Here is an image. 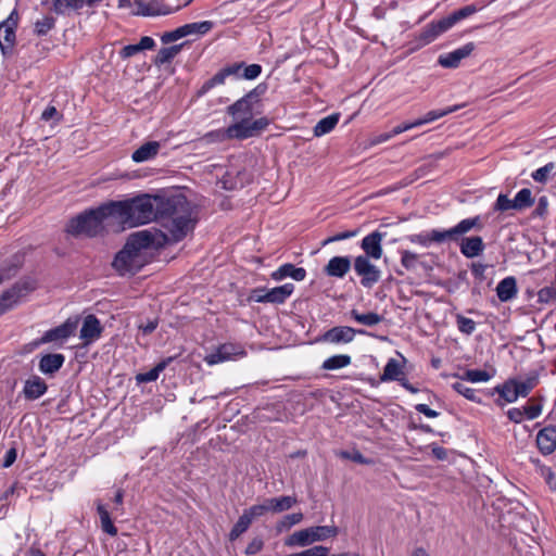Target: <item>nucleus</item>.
Returning a JSON list of instances; mask_svg holds the SVG:
<instances>
[{
  "instance_id": "obj_1",
  "label": "nucleus",
  "mask_w": 556,
  "mask_h": 556,
  "mask_svg": "<svg viewBox=\"0 0 556 556\" xmlns=\"http://www.w3.org/2000/svg\"><path fill=\"white\" fill-rule=\"evenodd\" d=\"M114 219L124 227H136L153 219L162 220L168 242H178L193 228L192 208L184 195L170 198L141 194L124 201H111Z\"/></svg>"
},
{
  "instance_id": "obj_2",
  "label": "nucleus",
  "mask_w": 556,
  "mask_h": 556,
  "mask_svg": "<svg viewBox=\"0 0 556 556\" xmlns=\"http://www.w3.org/2000/svg\"><path fill=\"white\" fill-rule=\"evenodd\" d=\"M168 242L166 233L151 230L137 231L128 238L124 248L116 254L112 266L122 276L135 275L144 265L142 250L160 247Z\"/></svg>"
},
{
  "instance_id": "obj_3",
  "label": "nucleus",
  "mask_w": 556,
  "mask_h": 556,
  "mask_svg": "<svg viewBox=\"0 0 556 556\" xmlns=\"http://www.w3.org/2000/svg\"><path fill=\"white\" fill-rule=\"evenodd\" d=\"M108 218H114L110 202L72 218L66 226V231L75 237H96L103 231L104 222Z\"/></svg>"
},
{
  "instance_id": "obj_4",
  "label": "nucleus",
  "mask_w": 556,
  "mask_h": 556,
  "mask_svg": "<svg viewBox=\"0 0 556 556\" xmlns=\"http://www.w3.org/2000/svg\"><path fill=\"white\" fill-rule=\"evenodd\" d=\"M339 530L334 526H315L293 532L285 540L288 547H305L315 542H321L337 536Z\"/></svg>"
},
{
  "instance_id": "obj_5",
  "label": "nucleus",
  "mask_w": 556,
  "mask_h": 556,
  "mask_svg": "<svg viewBox=\"0 0 556 556\" xmlns=\"http://www.w3.org/2000/svg\"><path fill=\"white\" fill-rule=\"evenodd\" d=\"M36 289L33 279L21 280L0 296V316L11 309L22 298Z\"/></svg>"
},
{
  "instance_id": "obj_6",
  "label": "nucleus",
  "mask_w": 556,
  "mask_h": 556,
  "mask_svg": "<svg viewBox=\"0 0 556 556\" xmlns=\"http://www.w3.org/2000/svg\"><path fill=\"white\" fill-rule=\"evenodd\" d=\"M399 355L401 356L402 362L395 358H390L383 368V372L380 376V381H397L408 392L417 393L419 390L409 383L404 372V363L406 362V358L400 353Z\"/></svg>"
},
{
  "instance_id": "obj_7",
  "label": "nucleus",
  "mask_w": 556,
  "mask_h": 556,
  "mask_svg": "<svg viewBox=\"0 0 556 556\" xmlns=\"http://www.w3.org/2000/svg\"><path fill=\"white\" fill-rule=\"evenodd\" d=\"M355 273L361 277L362 286L370 288L380 280L379 268L367 256H356L353 264Z\"/></svg>"
},
{
  "instance_id": "obj_8",
  "label": "nucleus",
  "mask_w": 556,
  "mask_h": 556,
  "mask_svg": "<svg viewBox=\"0 0 556 556\" xmlns=\"http://www.w3.org/2000/svg\"><path fill=\"white\" fill-rule=\"evenodd\" d=\"M482 228L483 225L480 216H475L463 219L454 227L443 230L444 235H440V237L445 238V241H458L464 235L468 233L472 229L481 230Z\"/></svg>"
},
{
  "instance_id": "obj_9",
  "label": "nucleus",
  "mask_w": 556,
  "mask_h": 556,
  "mask_svg": "<svg viewBox=\"0 0 556 556\" xmlns=\"http://www.w3.org/2000/svg\"><path fill=\"white\" fill-rule=\"evenodd\" d=\"M76 327L77 320L67 319L62 325L48 330L40 340L33 342L31 348H37L41 343L66 340L74 333Z\"/></svg>"
},
{
  "instance_id": "obj_10",
  "label": "nucleus",
  "mask_w": 556,
  "mask_h": 556,
  "mask_svg": "<svg viewBox=\"0 0 556 556\" xmlns=\"http://www.w3.org/2000/svg\"><path fill=\"white\" fill-rule=\"evenodd\" d=\"M475 49V43L468 42L452 52L439 55L438 64L444 68H456L464 59L468 58L472 53Z\"/></svg>"
},
{
  "instance_id": "obj_11",
  "label": "nucleus",
  "mask_w": 556,
  "mask_h": 556,
  "mask_svg": "<svg viewBox=\"0 0 556 556\" xmlns=\"http://www.w3.org/2000/svg\"><path fill=\"white\" fill-rule=\"evenodd\" d=\"M451 28L445 17L431 22L417 36V41L419 47L427 46L433 42L439 36L444 34Z\"/></svg>"
},
{
  "instance_id": "obj_12",
  "label": "nucleus",
  "mask_w": 556,
  "mask_h": 556,
  "mask_svg": "<svg viewBox=\"0 0 556 556\" xmlns=\"http://www.w3.org/2000/svg\"><path fill=\"white\" fill-rule=\"evenodd\" d=\"M17 26V14L13 11L9 17L0 24V48L3 53L10 50L15 42V28Z\"/></svg>"
},
{
  "instance_id": "obj_13",
  "label": "nucleus",
  "mask_w": 556,
  "mask_h": 556,
  "mask_svg": "<svg viewBox=\"0 0 556 556\" xmlns=\"http://www.w3.org/2000/svg\"><path fill=\"white\" fill-rule=\"evenodd\" d=\"M384 235L380 231H372L363 238L361 242V248L364 251L363 256H367V258L379 260L383 254L382 249V240Z\"/></svg>"
},
{
  "instance_id": "obj_14",
  "label": "nucleus",
  "mask_w": 556,
  "mask_h": 556,
  "mask_svg": "<svg viewBox=\"0 0 556 556\" xmlns=\"http://www.w3.org/2000/svg\"><path fill=\"white\" fill-rule=\"evenodd\" d=\"M243 354L242 348L233 343H225L219 345L216 351L207 354L204 357L205 363L208 365H216L230 359L233 355Z\"/></svg>"
},
{
  "instance_id": "obj_15",
  "label": "nucleus",
  "mask_w": 556,
  "mask_h": 556,
  "mask_svg": "<svg viewBox=\"0 0 556 556\" xmlns=\"http://www.w3.org/2000/svg\"><path fill=\"white\" fill-rule=\"evenodd\" d=\"M101 0H50L52 11L59 15H65L71 11H79L83 8H91Z\"/></svg>"
},
{
  "instance_id": "obj_16",
  "label": "nucleus",
  "mask_w": 556,
  "mask_h": 556,
  "mask_svg": "<svg viewBox=\"0 0 556 556\" xmlns=\"http://www.w3.org/2000/svg\"><path fill=\"white\" fill-rule=\"evenodd\" d=\"M536 445L544 454H552L556 450V427L549 426L540 430L536 435Z\"/></svg>"
},
{
  "instance_id": "obj_17",
  "label": "nucleus",
  "mask_w": 556,
  "mask_h": 556,
  "mask_svg": "<svg viewBox=\"0 0 556 556\" xmlns=\"http://www.w3.org/2000/svg\"><path fill=\"white\" fill-rule=\"evenodd\" d=\"M102 326L99 319L94 315H88L85 317L83 327L80 329V338L86 344L93 342L100 338L102 333Z\"/></svg>"
},
{
  "instance_id": "obj_18",
  "label": "nucleus",
  "mask_w": 556,
  "mask_h": 556,
  "mask_svg": "<svg viewBox=\"0 0 556 556\" xmlns=\"http://www.w3.org/2000/svg\"><path fill=\"white\" fill-rule=\"evenodd\" d=\"M356 331L348 326H338L329 329L323 336V341L330 343H350L354 340Z\"/></svg>"
},
{
  "instance_id": "obj_19",
  "label": "nucleus",
  "mask_w": 556,
  "mask_h": 556,
  "mask_svg": "<svg viewBox=\"0 0 556 556\" xmlns=\"http://www.w3.org/2000/svg\"><path fill=\"white\" fill-rule=\"evenodd\" d=\"M351 269V260L348 256H333L325 266L324 271L329 277L343 278Z\"/></svg>"
},
{
  "instance_id": "obj_20",
  "label": "nucleus",
  "mask_w": 556,
  "mask_h": 556,
  "mask_svg": "<svg viewBox=\"0 0 556 556\" xmlns=\"http://www.w3.org/2000/svg\"><path fill=\"white\" fill-rule=\"evenodd\" d=\"M255 98L254 91L249 92L228 108V113L235 118L249 119L252 115V100Z\"/></svg>"
},
{
  "instance_id": "obj_21",
  "label": "nucleus",
  "mask_w": 556,
  "mask_h": 556,
  "mask_svg": "<svg viewBox=\"0 0 556 556\" xmlns=\"http://www.w3.org/2000/svg\"><path fill=\"white\" fill-rule=\"evenodd\" d=\"M47 383L38 376H33L25 381L23 394L25 399L34 401L47 392Z\"/></svg>"
},
{
  "instance_id": "obj_22",
  "label": "nucleus",
  "mask_w": 556,
  "mask_h": 556,
  "mask_svg": "<svg viewBox=\"0 0 556 556\" xmlns=\"http://www.w3.org/2000/svg\"><path fill=\"white\" fill-rule=\"evenodd\" d=\"M460 252L468 258H473L480 255L484 250V243L481 237H465L460 241Z\"/></svg>"
},
{
  "instance_id": "obj_23",
  "label": "nucleus",
  "mask_w": 556,
  "mask_h": 556,
  "mask_svg": "<svg viewBox=\"0 0 556 556\" xmlns=\"http://www.w3.org/2000/svg\"><path fill=\"white\" fill-rule=\"evenodd\" d=\"M287 277H291L296 281H302L306 277V270L303 267H295L293 264L287 263L271 274V278L277 281Z\"/></svg>"
},
{
  "instance_id": "obj_24",
  "label": "nucleus",
  "mask_w": 556,
  "mask_h": 556,
  "mask_svg": "<svg viewBox=\"0 0 556 556\" xmlns=\"http://www.w3.org/2000/svg\"><path fill=\"white\" fill-rule=\"evenodd\" d=\"M440 235H444L443 230L433 229L429 232L415 233L408 236V240L412 243L419 244L424 248L430 247L432 243L441 244L445 241V238H441Z\"/></svg>"
},
{
  "instance_id": "obj_25",
  "label": "nucleus",
  "mask_w": 556,
  "mask_h": 556,
  "mask_svg": "<svg viewBox=\"0 0 556 556\" xmlns=\"http://www.w3.org/2000/svg\"><path fill=\"white\" fill-rule=\"evenodd\" d=\"M64 361L63 354H46L40 358L39 370L45 375H53L63 366Z\"/></svg>"
},
{
  "instance_id": "obj_26",
  "label": "nucleus",
  "mask_w": 556,
  "mask_h": 556,
  "mask_svg": "<svg viewBox=\"0 0 556 556\" xmlns=\"http://www.w3.org/2000/svg\"><path fill=\"white\" fill-rule=\"evenodd\" d=\"M160 149L159 141H148L132 152L131 160L136 163L149 161L157 155Z\"/></svg>"
},
{
  "instance_id": "obj_27",
  "label": "nucleus",
  "mask_w": 556,
  "mask_h": 556,
  "mask_svg": "<svg viewBox=\"0 0 556 556\" xmlns=\"http://www.w3.org/2000/svg\"><path fill=\"white\" fill-rule=\"evenodd\" d=\"M518 292L516 278L513 276L501 280L496 287V294L500 301L508 302L513 300Z\"/></svg>"
},
{
  "instance_id": "obj_28",
  "label": "nucleus",
  "mask_w": 556,
  "mask_h": 556,
  "mask_svg": "<svg viewBox=\"0 0 556 556\" xmlns=\"http://www.w3.org/2000/svg\"><path fill=\"white\" fill-rule=\"evenodd\" d=\"M294 286L292 283H285L282 286L268 289V293L266 295L267 303L282 304L292 294Z\"/></svg>"
},
{
  "instance_id": "obj_29",
  "label": "nucleus",
  "mask_w": 556,
  "mask_h": 556,
  "mask_svg": "<svg viewBox=\"0 0 556 556\" xmlns=\"http://www.w3.org/2000/svg\"><path fill=\"white\" fill-rule=\"evenodd\" d=\"M226 135L228 138H236V139H247L250 137H254V132L251 129L250 121L245 119V118L229 126L226 129Z\"/></svg>"
},
{
  "instance_id": "obj_30",
  "label": "nucleus",
  "mask_w": 556,
  "mask_h": 556,
  "mask_svg": "<svg viewBox=\"0 0 556 556\" xmlns=\"http://www.w3.org/2000/svg\"><path fill=\"white\" fill-rule=\"evenodd\" d=\"M339 118V113H333L321 118L314 127V136L321 137L326 134H329L337 126Z\"/></svg>"
},
{
  "instance_id": "obj_31",
  "label": "nucleus",
  "mask_w": 556,
  "mask_h": 556,
  "mask_svg": "<svg viewBox=\"0 0 556 556\" xmlns=\"http://www.w3.org/2000/svg\"><path fill=\"white\" fill-rule=\"evenodd\" d=\"M266 501L268 504L269 511L273 513H282L285 510H288L296 503V498L289 495L266 498Z\"/></svg>"
},
{
  "instance_id": "obj_32",
  "label": "nucleus",
  "mask_w": 556,
  "mask_h": 556,
  "mask_svg": "<svg viewBox=\"0 0 556 556\" xmlns=\"http://www.w3.org/2000/svg\"><path fill=\"white\" fill-rule=\"evenodd\" d=\"M97 511L100 517L101 529L103 532L110 534L111 536L117 535V528L114 526L108 508L101 502L97 503Z\"/></svg>"
},
{
  "instance_id": "obj_33",
  "label": "nucleus",
  "mask_w": 556,
  "mask_h": 556,
  "mask_svg": "<svg viewBox=\"0 0 556 556\" xmlns=\"http://www.w3.org/2000/svg\"><path fill=\"white\" fill-rule=\"evenodd\" d=\"M21 266H22V258L17 255L13 256L11 260L5 262L0 267V283L3 280L14 277L17 274Z\"/></svg>"
},
{
  "instance_id": "obj_34",
  "label": "nucleus",
  "mask_w": 556,
  "mask_h": 556,
  "mask_svg": "<svg viewBox=\"0 0 556 556\" xmlns=\"http://www.w3.org/2000/svg\"><path fill=\"white\" fill-rule=\"evenodd\" d=\"M479 9L480 8L477 7L476 4H468V5L460 8L459 10L453 12L448 16H445V20L447 21L448 25L452 28L459 21L467 18V17L471 16L472 14H475L476 12H478Z\"/></svg>"
},
{
  "instance_id": "obj_35",
  "label": "nucleus",
  "mask_w": 556,
  "mask_h": 556,
  "mask_svg": "<svg viewBox=\"0 0 556 556\" xmlns=\"http://www.w3.org/2000/svg\"><path fill=\"white\" fill-rule=\"evenodd\" d=\"M460 108H462V105H453V106H448L444 110L429 111L424 117L417 119V124H418V126H421V125L434 122L441 117H444L451 113L456 112Z\"/></svg>"
},
{
  "instance_id": "obj_36",
  "label": "nucleus",
  "mask_w": 556,
  "mask_h": 556,
  "mask_svg": "<svg viewBox=\"0 0 556 556\" xmlns=\"http://www.w3.org/2000/svg\"><path fill=\"white\" fill-rule=\"evenodd\" d=\"M351 361V356L345 354L333 355L324 361L321 368L325 370L340 369L349 366Z\"/></svg>"
},
{
  "instance_id": "obj_37",
  "label": "nucleus",
  "mask_w": 556,
  "mask_h": 556,
  "mask_svg": "<svg viewBox=\"0 0 556 556\" xmlns=\"http://www.w3.org/2000/svg\"><path fill=\"white\" fill-rule=\"evenodd\" d=\"M351 316L354 320H356L358 324L365 325V326H376L379 323H381L382 317L374 312H369L366 314L358 313L356 309L351 311Z\"/></svg>"
},
{
  "instance_id": "obj_38",
  "label": "nucleus",
  "mask_w": 556,
  "mask_h": 556,
  "mask_svg": "<svg viewBox=\"0 0 556 556\" xmlns=\"http://www.w3.org/2000/svg\"><path fill=\"white\" fill-rule=\"evenodd\" d=\"M534 200L532 198V192L528 188L521 189L514 199V205L516 211H522L532 206Z\"/></svg>"
},
{
  "instance_id": "obj_39",
  "label": "nucleus",
  "mask_w": 556,
  "mask_h": 556,
  "mask_svg": "<svg viewBox=\"0 0 556 556\" xmlns=\"http://www.w3.org/2000/svg\"><path fill=\"white\" fill-rule=\"evenodd\" d=\"M182 45H175L159 50L155 56V64L161 65L170 62L181 50Z\"/></svg>"
},
{
  "instance_id": "obj_40",
  "label": "nucleus",
  "mask_w": 556,
  "mask_h": 556,
  "mask_svg": "<svg viewBox=\"0 0 556 556\" xmlns=\"http://www.w3.org/2000/svg\"><path fill=\"white\" fill-rule=\"evenodd\" d=\"M496 391L508 403H513L519 397L516 383L514 382V380H509L505 382L502 387H497Z\"/></svg>"
},
{
  "instance_id": "obj_41",
  "label": "nucleus",
  "mask_w": 556,
  "mask_h": 556,
  "mask_svg": "<svg viewBox=\"0 0 556 556\" xmlns=\"http://www.w3.org/2000/svg\"><path fill=\"white\" fill-rule=\"evenodd\" d=\"M252 521L247 517L244 514H242L236 525L232 527L230 533H229V540L236 541L241 534H243L250 527Z\"/></svg>"
},
{
  "instance_id": "obj_42",
  "label": "nucleus",
  "mask_w": 556,
  "mask_h": 556,
  "mask_svg": "<svg viewBox=\"0 0 556 556\" xmlns=\"http://www.w3.org/2000/svg\"><path fill=\"white\" fill-rule=\"evenodd\" d=\"M538 377L534 375L523 380H514L519 396L523 397L527 396L532 391V389L538 384Z\"/></svg>"
},
{
  "instance_id": "obj_43",
  "label": "nucleus",
  "mask_w": 556,
  "mask_h": 556,
  "mask_svg": "<svg viewBox=\"0 0 556 556\" xmlns=\"http://www.w3.org/2000/svg\"><path fill=\"white\" fill-rule=\"evenodd\" d=\"M213 27V23L210 21H203V22H197V23H190L184 25V30L186 36L191 34H200L204 35L207 31H210Z\"/></svg>"
},
{
  "instance_id": "obj_44",
  "label": "nucleus",
  "mask_w": 556,
  "mask_h": 556,
  "mask_svg": "<svg viewBox=\"0 0 556 556\" xmlns=\"http://www.w3.org/2000/svg\"><path fill=\"white\" fill-rule=\"evenodd\" d=\"M166 364H167L166 362H161L155 367L150 369L149 371L138 374L136 377L137 381L138 382L155 381L159 378L160 374L165 369Z\"/></svg>"
},
{
  "instance_id": "obj_45",
  "label": "nucleus",
  "mask_w": 556,
  "mask_h": 556,
  "mask_svg": "<svg viewBox=\"0 0 556 556\" xmlns=\"http://www.w3.org/2000/svg\"><path fill=\"white\" fill-rule=\"evenodd\" d=\"M401 254V264L407 270L415 269L420 261V256L417 253H414L408 250L400 251Z\"/></svg>"
},
{
  "instance_id": "obj_46",
  "label": "nucleus",
  "mask_w": 556,
  "mask_h": 556,
  "mask_svg": "<svg viewBox=\"0 0 556 556\" xmlns=\"http://www.w3.org/2000/svg\"><path fill=\"white\" fill-rule=\"evenodd\" d=\"M228 77V75L226 74L225 70H220L219 72H217L212 78H210L208 80H206L201 89L199 90V94H204L205 92H207L210 89H212L213 87L217 86V85H223L225 83V79Z\"/></svg>"
},
{
  "instance_id": "obj_47",
  "label": "nucleus",
  "mask_w": 556,
  "mask_h": 556,
  "mask_svg": "<svg viewBox=\"0 0 556 556\" xmlns=\"http://www.w3.org/2000/svg\"><path fill=\"white\" fill-rule=\"evenodd\" d=\"M462 379L470 382H485L491 379V375L485 370L468 369L464 372Z\"/></svg>"
},
{
  "instance_id": "obj_48",
  "label": "nucleus",
  "mask_w": 556,
  "mask_h": 556,
  "mask_svg": "<svg viewBox=\"0 0 556 556\" xmlns=\"http://www.w3.org/2000/svg\"><path fill=\"white\" fill-rule=\"evenodd\" d=\"M303 520L302 513H293L286 515L277 525L278 531L289 530L291 527L300 523Z\"/></svg>"
},
{
  "instance_id": "obj_49",
  "label": "nucleus",
  "mask_w": 556,
  "mask_h": 556,
  "mask_svg": "<svg viewBox=\"0 0 556 556\" xmlns=\"http://www.w3.org/2000/svg\"><path fill=\"white\" fill-rule=\"evenodd\" d=\"M55 26V18L53 16H43L35 23V33L38 36H45Z\"/></svg>"
},
{
  "instance_id": "obj_50",
  "label": "nucleus",
  "mask_w": 556,
  "mask_h": 556,
  "mask_svg": "<svg viewBox=\"0 0 556 556\" xmlns=\"http://www.w3.org/2000/svg\"><path fill=\"white\" fill-rule=\"evenodd\" d=\"M269 511L267 501L265 500L262 504L253 505L243 510V514L249 517L251 521L256 518L264 516Z\"/></svg>"
},
{
  "instance_id": "obj_51",
  "label": "nucleus",
  "mask_w": 556,
  "mask_h": 556,
  "mask_svg": "<svg viewBox=\"0 0 556 556\" xmlns=\"http://www.w3.org/2000/svg\"><path fill=\"white\" fill-rule=\"evenodd\" d=\"M554 168L555 164L553 162H549L543 167H540L539 169L532 173L533 180L540 184H545L548 180L551 173L554 170Z\"/></svg>"
},
{
  "instance_id": "obj_52",
  "label": "nucleus",
  "mask_w": 556,
  "mask_h": 556,
  "mask_svg": "<svg viewBox=\"0 0 556 556\" xmlns=\"http://www.w3.org/2000/svg\"><path fill=\"white\" fill-rule=\"evenodd\" d=\"M452 388L459 394H462L463 396H465L466 399L472 401V402H480V400L477 397L476 395V391L471 388H469L468 386H466L464 382L462 381H456L452 384Z\"/></svg>"
},
{
  "instance_id": "obj_53",
  "label": "nucleus",
  "mask_w": 556,
  "mask_h": 556,
  "mask_svg": "<svg viewBox=\"0 0 556 556\" xmlns=\"http://www.w3.org/2000/svg\"><path fill=\"white\" fill-rule=\"evenodd\" d=\"M456 323L458 330L465 334H471L476 330V323L463 315H457Z\"/></svg>"
},
{
  "instance_id": "obj_54",
  "label": "nucleus",
  "mask_w": 556,
  "mask_h": 556,
  "mask_svg": "<svg viewBox=\"0 0 556 556\" xmlns=\"http://www.w3.org/2000/svg\"><path fill=\"white\" fill-rule=\"evenodd\" d=\"M493 210L497 212L515 210L514 199L510 200L506 194L501 193L496 199Z\"/></svg>"
},
{
  "instance_id": "obj_55",
  "label": "nucleus",
  "mask_w": 556,
  "mask_h": 556,
  "mask_svg": "<svg viewBox=\"0 0 556 556\" xmlns=\"http://www.w3.org/2000/svg\"><path fill=\"white\" fill-rule=\"evenodd\" d=\"M357 235H358V229L342 231V232H339V233H337L334 236H331V237L325 239L321 242V245L325 247V245H327L329 243H332V242L346 240V239L356 237Z\"/></svg>"
},
{
  "instance_id": "obj_56",
  "label": "nucleus",
  "mask_w": 556,
  "mask_h": 556,
  "mask_svg": "<svg viewBox=\"0 0 556 556\" xmlns=\"http://www.w3.org/2000/svg\"><path fill=\"white\" fill-rule=\"evenodd\" d=\"M539 301L543 303H547L552 300L556 299V286H548L542 288L539 293Z\"/></svg>"
},
{
  "instance_id": "obj_57",
  "label": "nucleus",
  "mask_w": 556,
  "mask_h": 556,
  "mask_svg": "<svg viewBox=\"0 0 556 556\" xmlns=\"http://www.w3.org/2000/svg\"><path fill=\"white\" fill-rule=\"evenodd\" d=\"M185 36H186V34L184 30V26H180L173 31L165 33L162 36L161 40L163 43H170V42H174Z\"/></svg>"
},
{
  "instance_id": "obj_58",
  "label": "nucleus",
  "mask_w": 556,
  "mask_h": 556,
  "mask_svg": "<svg viewBox=\"0 0 556 556\" xmlns=\"http://www.w3.org/2000/svg\"><path fill=\"white\" fill-rule=\"evenodd\" d=\"M268 289L265 288H255L250 292L249 301L256 303H267Z\"/></svg>"
},
{
  "instance_id": "obj_59",
  "label": "nucleus",
  "mask_w": 556,
  "mask_h": 556,
  "mask_svg": "<svg viewBox=\"0 0 556 556\" xmlns=\"http://www.w3.org/2000/svg\"><path fill=\"white\" fill-rule=\"evenodd\" d=\"M300 556H328L329 548L323 545H315L299 553Z\"/></svg>"
},
{
  "instance_id": "obj_60",
  "label": "nucleus",
  "mask_w": 556,
  "mask_h": 556,
  "mask_svg": "<svg viewBox=\"0 0 556 556\" xmlns=\"http://www.w3.org/2000/svg\"><path fill=\"white\" fill-rule=\"evenodd\" d=\"M243 73L241 77L245 79H255L262 72V67L258 64H251L248 66L243 65Z\"/></svg>"
},
{
  "instance_id": "obj_61",
  "label": "nucleus",
  "mask_w": 556,
  "mask_h": 556,
  "mask_svg": "<svg viewBox=\"0 0 556 556\" xmlns=\"http://www.w3.org/2000/svg\"><path fill=\"white\" fill-rule=\"evenodd\" d=\"M522 410L528 419H535L541 414L542 406L539 404H527Z\"/></svg>"
},
{
  "instance_id": "obj_62",
  "label": "nucleus",
  "mask_w": 556,
  "mask_h": 556,
  "mask_svg": "<svg viewBox=\"0 0 556 556\" xmlns=\"http://www.w3.org/2000/svg\"><path fill=\"white\" fill-rule=\"evenodd\" d=\"M264 546V542L260 538H254L247 546L245 554L248 555H254L262 551Z\"/></svg>"
},
{
  "instance_id": "obj_63",
  "label": "nucleus",
  "mask_w": 556,
  "mask_h": 556,
  "mask_svg": "<svg viewBox=\"0 0 556 556\" xmlns=\"http://www.w3.org/2000/svg\"><path fill=\"white\" fill-rule=\"evenodd\" d=\"M548 200L546 197H541L538 201L536 207L534 210V215L539 217H544L547 214Z\"/></svg>"
},
{
  "instance_id": "obj_64",
  "label": "nucleus",
  "mask_w": 556,
  "mask_h": 556,
  "mask_svg": "<svg viewBox=\"0 0 556 556\" xmlns=\"http://www.w3.org/2000/svg\"><path fill=\"white\" fill-rule=\"evenodd\" d=\"M251 129L254 132V136H256L258 132L264 130L268 126V119L265 117L255 119L253 122H250Z\"/></svg>"
}]
</instances>
